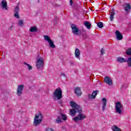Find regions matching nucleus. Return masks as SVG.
I'll return each instance as SVG.
<instances>
[{"instance_id": "1", "label": "nucleus", "mask_w": 131, "mask_h": 131, "mask_svg": "<svg viewBox=\"0 0 131 131\" xmlns=\"http://www.w3.org/2000/svg\"><path fill=\"white\" fill-rule=\"evenodd\" d=\"M62 93V92L61 88H58L55 89L52 95L53 100L54 101H58V104H60V105H62V104H63V100L61 99L63 98Z\"/></svg>"}, {"instance_id": "2", "label": "nucleus", "mask_w": 131, "mask_h": 131, "mask_svg": "<svg viewBox=\"0 0 131 131\" xmlns=\"http://www.w3.org/2000/svg\"><path fill=\"white\" fill-rule=\"evenodd\" d=\"M71 106L73 108V109L70 111V114L71 115H75L76 112L79 113L78 115H82V114H81L82 109L78 104H77L74 101H71Z\"/></svg>"}, {"instance_id": "3", "label": "nucleus", "mask_w": 131, "mask_h": 131, "mask_svg": "<svg viewBox=\"0 0 131 131\" xmlns=\"http://www.w3.org/2000/svg\"><path fill=\"white\" fill-rule=\"evenodd\" d=\"M43 66H45V59L42 57H38L36 63V67L38 69H43Z\"/></svg>"}, {"instance_id": "4", "label": "nucleus", "mask_w": 131, "mask_h": 131, "mask_svg": "<svg viewBox=\"0 0 131 131\" xmlns=\"http://www.w3.org/2000/svg\"><path fill=\"white\" fill-rule=\"evenodd\" d=\"M71 28L72 29V31L74 35H77L78 36L81 35V33L79 31V28H78L77 26L74 24H72L71 25Z\"/></svg>"}, {"instance_id": "5", "label": "nucleus", "mask_w": 131, "mask_h": 131, "mask_svg": "<svg viewBox=\"0 0 131 131\" xmlns=\"http://www.w3.org/2000/svg\"><path fill=\"white\" fill-rule=\"evenodd\" d=\"M41 121H42V115L35 116L33 122L35 126H37V125H39L40 123H41Z\"/></svg>"}, {"instance_id": "6", "label": "nucleus", "mask_w": 131, "mask_h": 131, "mask_svg": "<svg viewBox=\"0 0 131 131\" xmlns=\"http://www.w3.org/2000/svg\"><path fill=\"white\" fill-rule=\"evenodd\" d=\"M121 108H122V105L120 102H118L116 103V111L119 114H122V110H121Z\"/></svg>"}, {"instance_id": "7", "label": "nucleus", "mask_w": 131, "mask_h": 131, "mask_svg": "<svg viewBox=\"0 0 131 131\" xmlns=\"http://www.w3.org/2000/svg\"><path fill=\"white\" fill-rule=\"evenodd\" d=\"M23 90H24V84H20L18 86L16 92L17 96H21V95H22L23 93Z\"/></svg>"}, {"instance_id": "8", "label": "nucleus", "mask_w": 131, "mask_h": 131, "mask_svg": "<svg viewBox=\"0 0 131 131\" xmlns=\"http://www.w3.org/2000/svg\"><path fill=\"white\" fill-rule=\"evenodd\" d=\"M67 117L66 115H60L58 116L57 119H56L57 123H60V122H63V120H67Z\"/></svg>"}, {"instance_id": "9", "label": "nucleus", "mask_w": 131, "mask_h": 131, "mask_svg": "<svg viewBox=\"0 0 131 131\" xmlns=\"http://www.w3.org/2000/svg\"><path fill=\"white\" fill-rule=\"evenodd\" d=\"M86 116L85 115H78L77 117L74 118L73 120L75 122L77 123L78 120H83L84 118H86Z\"/></svg>"}, {"instance_id": "10", "label": "nucleus", "mask_w": 131, "mask_h": 131, "mask_svg": "<svg viewBox=\"0 0 131 131\" xmlns=\"http://www.w3.org/2000/svg\"><path fill=\"white\" fill-rule=\"evenodd\" d=\"M104 82H105V83H107V84H108V85H112V84H113V82L112 81V79L108 76H105L104 78Z\"/></svg>"}, {"instance_id": "11", "label": "nucleus", "mask_w": 131, "mask_h": 131, "mask_svg": "<svg viewBox=\"0 0 131 131\" xmlns=\"http://www.w3.org/2000/svg\"><path fill=\"white\" fill-rule=\"evenodd\" d=\"M116 35V38L118 40H121L123 38L122 34L119 31L117 30L115 32Z\"/></svg>"}, {"instance_id": "12", "label": "nucleus", "mask_w": 131, "mask_h": 131, "mask_svg": "<svg viewBox=\"0 0 131 131\" xmlns=\"http://www.w3.org/2000/svg\"><path fill=\"white\" fill-rule=\"evenodd\" d=\"M98 93H99V91H93L92 95H88V98H89V99H96Z\"/></svg>"}, {"instance_id": "13", "label": "nucleus", "mask_w": 131, "mask_h": 131, "mask_svg": "<svg viewBox=\"0 0 131 131\" xmlns=\"http://www.w3.org/2000/svg\"><path fill=\"white\" fill-rule=\"evenodd\" d=\"M1 7H2L3 9H4L5 10H8V3H7V1H2L1 2Z\"/></svg>"}, {"instance_id": "14", "label": "nucleus", "mask_w": 131, "mask_h": 131, "mask_svg": "<svg viewBox=\"0 0 131 131\" xmlns=\"http://www.w3.org/2000/svg\"><path fill=\"white\" fill-rule=\"evenodd\" d=\"M130 4L128 3H125L124 5V9L126 12H129L130 11Z\"/></svg>"}, {"instance_id": "15", "label": "nucleus", "mask_w": 131, "mask_h": 131, "mask_svg": "<svg viewBox=\"0 0 131 131\" xmlns=\"http://www.w3.org/2000/svg\"><path fill=\"white\" fill-rule=\"evenodd\" d=\"M75 93L78 97L81 96V91L79 87H77L75 89Z\"/></svg>"}, {"instance_id": "16", "label": "nucleus", "mask_w": 131, "mask_h": 131, "mask_svg": "<svg viewBox=\"0 0 131 131\" xmlns=\"http://www.w3.org/2000/svg\"><path fill=\"white\" fill-rule=\"evenodd\" d=\"M102 101L103 104L102 110V111H104L105 108H106V104H107V99H106L105 98H102Z\"/></svg>"}, {"instance_id": "17", "label": "nucleus", "mask_w": 131, "mask_h": 131, "mask_svg": "<svg viewBox=\"0 0 131 131\" xmlns=\"http://www.w3.org/2000/svg\"><path fill=\"white\" fill-rule=\"evenodd\" d=\"M75 55L76 58H77V59H79V57H80V51H79V49H76L75 51Z\"/></svg>"}, {"instance_id": "18", "label": "nucleus", "mask_w": 131, "mask_h": 131, "mask_svg": "<svg viewBox=\"0 0 131 131\" xmlns=\"http://www.w3.org/2000/svg\"><path fill=\"white\" fill-rule=\"evenodd\" d=\"M84 25L89 29V30L91 29V27H92V24L89 21H84Z\"/></svg>"}, {"instance_id": "19", "label": "nucleus", "mask_w": 131, "mask_h": 131, "mask_svg": "<svg viewBox=\"0 0 131 131\" xmlns=\"http://www.w3.org/2000/svg\"><path fill=\"white\" fill-rule=\"evenodd\" d=\"M37 30H38V29L35 26L31 27L30 28V32H36V31H37Z\"/></svg>"}, {"instance_id": "20", "label": "nucleus", "mask_w": 131, "mask_h": 131, "mask_svg": "<svg viewBox=\"0 0 131 131\" xmlns=\"http://www.w3.org/2000/svg\"><path fill=\"white\" fill-rule=\"evenodd\" d=\"M117 61L119 63H122V62H126V60H125V59H124V58H123L121 57H118Z\"/></svg>"}, {"instance_id": "21", "label": "nucleus", "mask_w": 131, "mask_h": 131, "mask_svg": "<svg viewBox=\"0 0 131 131\" xmlns=\"http://www.w3.org/2000/svg\"><path fill=\"white\" fill-rule=\"evenodd\" d=\"M48 42L49 43L50 48H52V49H55V48H56V46L55 45V44H54V42H53V40H51Z\"/></svg>"}, {"instance_id": "22", "label": "nucleus", "mask_w": 131, "mask_h": 131, "mask_svg": "<svg viewBox=\"0 0 131 131\" xmlns=\"http://www.w3.org/2000/svg\"><path fill=\"white\" fill-rule=\"evenodd\" d=\"M112 130L113 131H121V129H120V128L116 126H113L112 127Z\"/></svg>"}, {"instance_id": "23", "label": "nucleus", "mask_w": 131, "mask_h": 131, "mask_svg": "<svg viewBox=\"0 0 131 131\" xmlns=\"http://www.w3.org/2000/svg\"><path fill=\"white\" fill-rule=\"evenodd\" d=\"M43 37H44L45 40H47V41H48V42L51 41V40H52V39H51V37H50V36L44 35Z\"/></svg>"}, {"instance_id": "24", "label": "nucleus", "mask_w": 131, "mask_h": 131, "mask_svg": "<svg viewBox=\"0 0 131 131\" xmlns=\"http://www.w3.org/2000/svg\"><path fill=\"white\" fill-rule=\"evenodd\" d=\"M126 62H127L128 66L131 67V56L127 58Z\"/></svg>"}, {"instance_id": "25", "label": "nucleus", "mask_w": 131, "mask_h": 131, "mask_svg": "<svg viewBox=\"0 0 131 131\" xmlns=\"http://www.w3.org/2000/svg\"><path fill=\"white\" fill-rule=\"evenodd\" d=\"M115 14V13H114V12H111V15H110L111 21H113V20L114 19V15Z\"/></svg>"}, {"instance_id": "26", "label": "nucleus", "mask_w": 131, "mask_h": 131, "mask_svg": "<svg viewBox=\"0 0 131 131\" xmlns=\"http://www.w3.org/2000/svg\"><path fill=\"white\" fill-rule=\"evenodd\" d=\"M126 54L128 56H131V48L127 49V50L126 51Z\"/></svg>"}, {"instance_id": "27", "label": "nucleus", "mask_w": 131, "mask_h": 131, "mask_svg": "<svg viewBox=\"0 0 131 131\" xmlns=\"http://www.w3.org/2000/svg\"><path fill=\"white\" fill-rule=\"evenodd\" d=\"M24 65H27V67L28 68L29 70H32V67L31 66H30V64L26 63V62H24Z\"/></svg>"}, {"instance_id": "28", "label": "nucleus", "mask_w": 131, "mask_h": 131, "mask_svg": "<svg viewBox=\"0 0 131 131\" xmlns=\"http://www.w3.org/2000/svg\"><path fill=\"white\" fill-rule=\"evenodd\" d=\"M97 26L99 27V28H103V23L99 22L97 24Z\"/></svg>"}, {"instance_id": "29", "label": "nucleus", "mask_w": 131, "mask_h": 131, "mask_svg": "<svg viewBox=\"0 0 131 131\" xmlns=\"http://www.w3.org/2000/svg\"><path fill=\"white\" fill-rule=\"evenodd\" d=\"M23 24H24L23 23V20L20 19V20H18V25H19V26H23Z\"/></svg>"}, {"instance_id": "30", "label": "nucleus", "mask_w": 131, "mask_h": 131, "mask_svg": "<svg viewBox=\"0 0 131 131\" xmlns=\"http://www.w3.org/2000/svg\"><path fill=\"white\" fill-rule=\"evenodd\" d=\"M14 13H19V6H17L14 9Z\"/></svg>"}, {"instance_id": "31", "label": "nucleus", "mask_w": 131, "mask_h": 131, "mask_svg": "<svg viewBox=\"0 0 131 131\" xmlns=\"http://www.w3.org/2000/svg\"><path fill=\"white\" fill-rule=\"evenodd\" d=\"M14 16L15 17V18H17V19H19V18H20V17L19 16V13H15Z\"/></svg>"}, {"instance_id": "32", "label": "nucleus", "mask_w": 131, "mask_h": 131, "mask_svg": "<svg viewBox=\"0 0 131 131\" xmlns=\"http://www.w3.org/2000/svg\"><path fill=\"white\" fill-rule=\"evenodd\" d=\"M104 54H105V50L102 48L101 50V55H104Z\"/></svg>"}, {"instance_id": "33", "label": "nucleus", "mask_w": 131, "mask_h": 131, "mask_svg": "<svg viewBox=\"0 0 131 131\" xmlns=\"http://www.w3.org/2000/svg\"><path fill=\"white\" fill-rule=\"evenodd\" d=\"M46 131H54V130L51 128H47Z\"/></svg>"}, {"instance_id": "34", "label": "nucleus", "mask_w": 131, "mask_h": 131, "mask_svg": "<svg viewBox=\"0 0 131 131\" xmlns=\"http://www.w3.org/2000/svg\"><path fill=\"white\" fill-rule=\"evenodd\" d=\"M82 36L84 38H88V35H86V34L82 35Z\"/></svg>"}, {"instance_id": "35", "label": "nucleus", "mask_w": 131, "mask_h": 131, "mask_svg": "<svg viewBox=\"0 0 131 131\" xmlns=\"http://www.w3.org/2000/svg\"><path fill=\"white\" fill-rule=\"evenodd\" d=\"M61 76H64V77H66V75H65V74H64L63 73H61Z\"/></svg>"}, {"instance_id": "36", "label": "nucleus", "mask_w": 131, "mask_h": 131, "mask_svg": "<svg viewBox=\"0 0 131 131\" xmlns=\"http://www.w3.org/2000/svg\"><path fill=\"white\" fill-rule=\"evenodd\" d=\"M36 115H41V113H40V112H38L37 114H36Z\"/></svg>"}, {"instance_id": "37", "label": "nucleus", "mask_w": 131, "mask_h": 131, "mask_svg": "<svg viewBox=\"0 0 131 131\" xmlns=\"http://www.w3.org/2000/svg\"><path fill=\"white\" fill-rule=\"evenodd\" d=\"M70 4L71 6H72V4H73V1H72V0H70Z\"/></svg>"}, {"instance_id": "38", "label": "nucleus", "mask_w": 131, "mask_h": 131, "mask_svg": "<svg viewBox=\"0 0 131 131\" xmlns=\"http://www.w3.org/2000/svg\"><path fill=\"white\" fill-rule=\"evenodd\" d=\"M10 28L11 29H12L13 28V27H11Z\"/></svg>"}, {"instance_id": "39", "label": "nucleus", "mask_w": 131, "mask_h": 131, "mask_svg": "<svg viewBox=\"0 0 131 131\" xmlns=\"http://www.w3.org/2000/svg\"><path fill=\"white\" fill-rule=\"evenodd\" d=\"M38 3H39V0H38Z\"/></svg>"}, {"instance_id": "40", "label": "nucleus", "mask_w": 131, "mask_h": 131, "mask_svg": "<svg viewBox=\"0 0 131 131\" xmlns=\"http://www.w3.org/2000/svg\"><path fill=\"white\" fill-rule=\"evenodd\" d=\"M61 115H64V114H61Z\"/></svg>"}]
</instances>
